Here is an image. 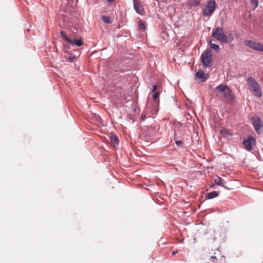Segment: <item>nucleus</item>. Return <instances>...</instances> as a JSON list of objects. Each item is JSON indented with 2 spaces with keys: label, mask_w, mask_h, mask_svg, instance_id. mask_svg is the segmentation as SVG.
<instances>
[{
  "label": "nucleus",
  "mask_w": 263,
  "mask_h": 263,
  "mask_svg": "<svg viewBox=\"0 0 263 263\" xmlns=\"http://www.w3.org/2000/svg\"><path fill=\"white\" fill-rule=\"evenodd\" d=\"M216 93L221 94L222 97L227 102H232L234 100V96L232 93V91L227 85L220 84L214 89Z\"/></svg>",
  "instance_id": "obj_1"
},
{
  "label": "nucleus",
  "mask_w": 263,
  "mask_h": 263,
  "mask_svg": "<svg viewBox=\"0 0 263 263\" xmlns=\"http://www.w3.org/2000/svg\"><path fill=\"white\" fill-rule=\"evenodd\" d=\"M212 36L222 43H229L233 40V37L229 39L225 34L224 29L221 27L214 29Z\"/></svg>",
  "instance_id": "obj_2"
},
{
  "label": "nucleus",
  "mask_w": 263,
  "mask_h": 263,
  "mask_svg": "<svg viewBox=\"0 0 263 263\" xmlns=\"http://www.w3.org/2000/svg\"><path fill=\"white\" fill-rule=\"evenodd\" d=\"M247 84L254 96L258 98L261 97V88L258 83L252 77H249L248 79Z\"/></svg>",
  "instance_id": "obj_3"
},
{
  "label": "nucleus",
  "mask_w": 263,
  "mask_h": 263,
  "mask_svg": "<svg viewBox=\"0 0 263 263\" xmlns=\"http://www.w3.org/2000/svg\"><path fill=\"white\" fill-rule=\"evenodd\" d=\"M201 62L204 68L210 67L212 59V54L211 50H205L201 56Z\"/></svg>",
  "instance_id": "obj_4"
},
{
  "label": "nucleus",
  "mask_w": 263,
  "mask_h": 263,
  "mask_svg": "<svg viewBox=\"0 0 263 263\" xmlns=\"http://www.w3.org/2000/svg\"><path fill=\"white\" fill-rule=\"evenodd\" d=\"M216 7L215 0H210L207 6L203 10V15L210 16L214 12Z\"/></svg>",
  "instance_id": "obj_5"
},
{
  "label": "nucleus",
  "mask_w": 263,
  "mask_h": 263,
  "mask_svg": "<svg viewBox=\"0 0 263 263\" xmlns=\"http://www.w3.org/2000/svg\"><path fill=\"white\" fill-rule=\"evenodd\" d=\"M246 46L258 51H263V44L257 43L251 40L244 41Z\"/></svg>",
  "instance_id": "obj_6"
},
{
  "label": "nucleus",
  "mask_w": 263,
  "mask_h": 263,
  "mask_svg": "<svg viewBox=\"0 0 263 263\" xmlns=\"http://www.w3.org/2000/svg\"><path fill=\"white\" fill-rule=\"evenodd\" d=\"M252 121L256 132L259 134L263 133V122L261 119L258 117H255L252 118Z\"/></svg>",
  "instance_id": "obj_7"
},
{
  "label": "nucleus",
  "mask_w": 263,
  "mask_h": 263,
  "mask_svg": "<svg viewBox=\"0 0 263 263\" xmlns=\"http://www.w3.org/2000/svg\"><path fill=\"white\" fill-rule=\"evenodd\" d=\"M134 7L136 11L140 15H143L145 13L144 8L139 0H133Z\"/></svg>",
  "instance_id": "obj_8"
},
{
  "label": "nucleus",
  "mask_w": 263,
  "mask_h": 263,
  "mask_svg": "<svg viewBox=\"0 0 263 263\" xmlns=\"http://www.w3.org/2000/svg\"><path fill=\"white\" fill-rule=\"evenodd\" d=\"M255 142V139L253 137L249 136L248 137L247 139L244 140L243 143L246 148L250 151L252 148V143Z\"/></svg>",
  "instance_id": "obj_9"
},
{
  "label": "nucleus",
  "mask_w": 263,
  "mask_h": 263,
  "mask_svg": "<svg viewBox=\"0 0 263 263\" xmlns=\"http://www.w3.org/2000/svg\"><path fill=\"white\" fill-rule=\"evenodd\" d=\"M196 76L201 80L202 82H204L208 79V76L205 74L203 71L201 70L196 72Z\"/></svg>",
  "instance_id": "obj_10"
},
{
  "label": "nucleus",
  "mask_w": 263,
  "mask_h": 263,
  "mask_svg": "<svg viewBox=\"0 0 263 263\" xmlns=\"http://www.w3.org/2000/svg\"><path fill=\"white\" fill-rule=\"evenodd\" d=\"M220 133L223 137L226 138H228L233 135L232 131L228 129H222L220 130Z\"/></svg>",
  "instance_id": "obj_11"
},
{
  "label": "nucleus",
  "mask_w": 263,
  "mask_h": 263,
  "mask_svg": "<svg viewBox=\"0 0 263 263\" xmlns=\"http://www.w3.org/2000/svg\"><path fill=\"white\" fill-rule=\"evenodd\" d=\"M111 144L115 146L119 143V139L116 135H112L110 137Z\"/></svg>",
  "instance_id": "obj_12"
},
{
  "label": "nucleus",
  "mask_w": 263,
  "mask_h": 263,
  "mask_svg": "<svg viewBox=\"0 0 263 263\" xmlns=\"http://www.w3.org/2000/svg\"><path fill=\"white\" fill-rule=\"evenodd\" d=\"M219 195V192L216 191H213L208 193L206 195V198L208 199H212Z\"/></svg>",
  "instance_id": "obj_13"
},
{
  "label": "nucleus",
  "mask_w": 263,
  "mask_h": 263,
  "mask_svg": "<svg viewBox=\"0 0 263 263\" xmlns=\"http://www.w3.org/2000/svg\"><path fill=\"white\" fill-rule=\"evenodd\" d=\"M161 91H162L161 87H159L158 91L153 95V99L155 102H157V101L158 102H159V100L158 98H159L160 93Z\"/></svg>",
  "instance_id": "obj_14"
},
{
  "label": "nucleus",
  "mask_w": 263,
  "mask_h": 263,
  "mask_svg": "<svg viewBox=\"0 0 263 263\" xmlns=\"http://www.w3.org/2000/svg\"><path fill=\"white\" fill-rule=\"evenodd\" d=\"M70 44H73L77 46H81L83 44V42L81 39H74L73 40H71V42L69 43Z\"/></svg>",
  "instance_id": "obj_15"
},
{
  "label": "nucleus",
  "mask_w": 263,
  "mask_h": 263,
  "mask_svg": "<svg viewBox=\"0 0 263 263\" xmlns=\"http://www.w3.org/2000/svg\"><path fill=\"white\" fill-rule=\"evenodd\" d=\"M138 26H139V28L140 30H145L146 29V26L145 23L142 20L139 21Z\"/></svg>",
  "instance_id": "obj_16"
},
{
  "label": "nucleus",
  "mask_w": 263,
  "mask_h": 263,
  "mask_svg": "<svg viewBox=\"0 0 263 263\" xmlns=\"http://www.w3.org/2000/svg\"><path fill=\"white\" fill-rule=\"evenodd\" d=\"M60 34L61 35L62 37L68 43H71V40L69 39L68 36L66 35V34L64 31H61Z\"/></svg>",
  "instance_id": "obj_17"
},
{
  "label": "nucleus",
  "mask_w": 263,
  "mask_h": 263,
  "mask_svg": "<svg viewBox=\"0 0 263 263\" xmlns=\"http://www.w3.org/2000/svg\"><path fill=\"white\" fill-rule=\"evenodd\" d=\"M200 4V2L197 0H193L188 2V5L190 6H197Z\"/></svg>",
  "instance_id": "obj_18"
},
{
  "label": "nucleus",
  "mask_w": 263,
  "mask_h": 263,
  "mask_svg": "<svg viewBox=\"0 0 263 263\" xmlns=\"http://www.w3.org/2000/svg\"><path fill=\"white\" fill-rule=\"evenodd\" d=\"M210 45L211 46V48L213 49V50H215L216 52H218L220 50L219 47L218 45L213 44L211 42V41L210 42Z\"/></svg>",
  "instance_id": "obj_19"
},
{
  "label": "nucleus",
  "mask_w": 263,
  "mask_h": 263,
  "mask_svg": "<svg viewBox=\"0 0 263 263\" xmlns=\"http://www.w3.org/2000/svg\"><path fill=\"white\" fill-rule=\"evenodd\" d=\"M102 20L106 23L111 24L112 23L110 18L109 16L102 15Z\"/></svg>",
  "instance_id": "obj_20"
},
{
  "label": "nucleus",
  "mask_w": 263,
  "mask_h": 263,
  "mask_svg": "<svg viewBox=\"0 0 263 263\" xmlns=\"http://www.w3.org/2000/svg\"><path fill=\"white\" fill-rule=\"evenodd\" d=\"M251 5L253 7V9L255 10L258 6V0H251Z\"/></svg>",
  "instance_id": "obj_21"
},
{
  "label": "nucleus",
  "mask_w": 263,
  "mask_h": 263,
  "mask_svg": "<svg viewBox=\"0 0 263 263\" xmlns=\"http://www.w3.org/2000/svg\"><path fill=\"white\" fill-rule=\"evenodd\" d=\"M215 182L217 185L223 186L222 185V179L219 177L215 179Z\"/></svg>",
  "instance_id": "obj_22"
},
{
  "label": "nucleus",
  "mask_w": 263,
  "mask_h": 263,
  "mask_svg": "<svg viewBox=\"0 0 263 263\" xmlns=\"http://www.w3.org/2000/svg\"><path fill=\"white\" fill-rule=\"evenodd\" d=\"M175 143L176 145L179 147L182 146L183 144L182 141H176Z\"/></svg>",
  "instance_id": "obj_23"
},
{
  "label": "nucleus",
  "mask_w": 263,
  "mask_h": 263,
  "mask_svg": "<svg viewBox=\"0 0 263 263\" xmlns=\"http://www.w3.org/2000/svg\"><path fill=\"white\" fill-rule=\"evenodd\" d=\"M158 88H159V87H157V85H153V90H152V92L157 91H158Z\"/></svg>",
  "instance_id": "obj_24"
},
{
  "label": "nucleus",
  "mask_w": 263,
  "mask_h": 263,
  "mask_svg": "<svg viewBox=\"0 0 263 263\" xmlns=\"http://www.w3.org/2000/svg\"><path fill=\"white\" fill-rule=\"evenodd\" d=\"M146 118V115L144 113H142L141 116V119L142 121L144 120Z\"/></svg>",
  "instance_id": "obj_25"
},
{
  "label": "nucleus",
  "mask_w": 263,
  "mask_h": 263,
  "mask_svg": "<svg viewBox=\"0 0 263 263\" xmlns=\"http://www.w3.org/2000/svg\"><path fill=\"white\" fill-rule=\"evenodd\" d=\"M75 59V57L73 56H70L68 58V60L70 62H73Z\"/></svg>",
  "instance_id": "obj_26"
},
{
  "label": "nucleus",
  "mask_w": 263,
  "mask_h": 263,
  "mask_svg": "<svg viewBox=\"0 0 263 263\" xmlns=\"http://www.w3.org/2000/svg\"><path fill=\"white\" fill-rule=\"evenodd\" d=\"M211 259H212L213 261H214V259L217 260L216 257L215 256H212L211 257Z\"/></svg>",
  "instance_id": "obj_27"
},
{
  "label": "nucleus",
  "mask_w": 263,
  "mask_h": 263,
  "mask_svg": "<svg viewBox=\"0 0 263 263\" xmlns=\"http://www.w3.org/2000/svg\"><path fill=\"white\" fill-rule=\"evenodd\" d=\"M178 253V251H174L172 252V254L174 255H175V254H176V253Z\"/></svg>",
  "instance_id": "obj_28"
},
{
  "label": "nucleus",
  "mask_w": 263,
  "mask_h": 263,
  "mask_svg": "<svg viewBox=\"0 0 263 263\" xmlns=\"http://www.w3.org/2000/svg\"><path fill=\"white\" fill-rule=\"evenodd\" d=\"M108 2H112L113 0H107Z\"/></svg>",
  "instance_id": "obj_29"
}]
</instances>
